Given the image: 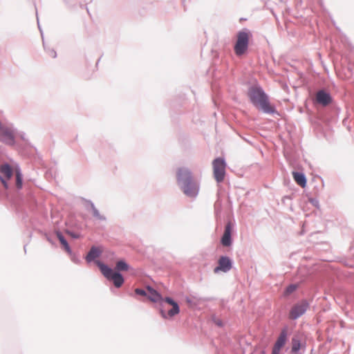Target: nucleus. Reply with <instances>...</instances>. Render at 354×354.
<instances>
[{
    "instance_id": "obj_1",
    "label": "nucleus",
    "mask_w": 354,
    "mask_h": 354,
    "mask_svg": "<svg viewBox=\"0 0 354 354\" xmlns=\"http://www.w3.org/2000/svg\"><path fill=\"white\" fill-rule=\"evenodd\" d=\"M176 179L183 193L191 198L196 197L199 191L198 183L194 179L191 171L184 167L178 169Z\"/></svg>"
},
{
    "instance_id": "obj_2",
    "label": "nucleus",
    "mask_w": 354,
    "mask_h": 354,
    "mask_svg": "<svg viewBox=\"0 0 354 354\" xmlns=\"http://www.w3.org/2000/svg\"><path fill=\"white\" fill-rule=\"evenodd\" d=\"M248 95L252 104L259 110L266 113H274V107L270 104L268 95L259 86L249 88Z\"/></svg>"
},
{
    "instance_id": "obj_3",
    "label": "nucleus",
    "mask_w": 354,
    "mask_h": 354,
    "mask_svg": "<svg viewBox=\"0 0 354 354\" xmlns=\"http://www.w3.org/2000/svg\"><path fill=\"white\" fill-rule=\"evenodd\" d=\"M252 37L251 32L247 29L242 30L237 32L236 40L234 46L236 55L240 57L248 51L249 43Z\"/></svg>"
},
{
    "instance_id": "obj_4",
    "label": "nucleus",
    "mask_w": 354,
    "mask_h": 354,
    "mask_svg": "<svg viewBox=\"0 0 354 354\" xmlns=\"http://www.w3.org/2000/svg\"><path fill=\"white\" fill-rule=\"evenodd\" d=\"M98 266L104 276L109 279H111L115 287L120 288L122 285L124 279L120 274L114 272L112 269L100 262Z\"/></svg>"
},
{
    "instance_id": "obj_5",
    "label": "nucleus",
    "mask_w": 354,
    "mask_h": 354,
    "mask_svg": "<svg viewBox=\"0 0 354 354\" xmlns=\"http://www.w3.org/2000/svg\"><path fill=\"white\" fill-rule=\"evenodd\" d=\"M214 176L218 183H221L224 180L225 174V162L221 158H216L212 163Z\"/></svg>"
},
{
    "instance_id": "obj_6",
    "label": "nucleus",
    "mask_w": 354,
    "mask_h": 354,
    "mask_svg": "<svg viewBox=\"0 0 354 354\" xmlns=\"http://www.w3.org/2000/svg\"><path fill=\"white\" fill-rule=\"evenodd\" d=\"M308 308V302L306 301H301L292 306L289 313V318L291 319H297L306 311Z\"/></svg>"
},
{
    "instance_id": "obj_7",
    "label": "nucleus",
    "mask_w": 354,
    "mask_h": 354,
    "mask_svg": "<svg viewBox=\"0 0 354 354\" xmlns=\"http://www.w3.org/2000/svg\"><path fill=\"white\" fill-rule=\"evenodd\" d=\"M12 174V169L9 165L4 164L0 167V180L6 189L8 187V180H10Z\"/></svg>"
},
{
    "instance_id": "obj_8",
    "label": "nucleus",
    "mask_w": 354,
    "mask_h": 354,
    "mask_svg": "<svg viewBox=\"0 0 354 354\" xmlns=\"http://www.w3.org/2000/svg\"><path fill=\"white\" fill-rule=\"evenodd\" d=\"M232 263L230 259L227 257H221L218 261V266L214 269V273L219 272H227L231 270Z\"/></svg>"
},
{
    "instance_id": "obj_9",
    "label": "nucleus",
    "mask_w": 354,
    "mask_h": 354,
    "mask_svg": "<svg viewBox=\"0 0 354 354\" xmlns=\"http://www.w3.org/2000/svg\"><path fill=\"white\" fill-rule=\"evenodd\" d=\"M287 340V333L286 330L281 332L272 349V354H279L281 348L285 345Z\"/></svg>"
},
{
    "instance_id": "obj_10",
    "label": "nucleus",
    "mask_w": 354,
    "mask_h": 354,
    "mask_svg": "<svg viewBox=\"0 0 354 354\" xmlns=\"http://www.w3.org/2000/svg\"><path fill=\"white\" fill-rule=\"evenodd\" d=\"M316 101L322 106H327L331 102L330 95L324 91H319L316 94Z\"/></svg>"
},
{
    "instance_id": "obj_11",
    "label": "nucleus",
    "mask_w": 354,
    "mask_h": 354,
    "mask_svg": "<svg viewBox=\"0 0 354 354\" xmlns=\"http://www.w3.org/2000/svg\"><path fill=\"white\" fill-rule=\"evenodd\" d=\"M221 243L224 246L231 245V225L227 223L225 227V232L221 239Z\"/></svg>"
},
{
    "instance_id": "obj_12",
    "label": "nucleus",
    "mask_w": 354,
    "mask_h": 354,
    "mask_svg": "<svg viewBox=\"0 0 354 354\" xmlns=\"http://www.w3.org/2000/svg\"><path fill=\"white\" fill-rule=\"evenodd\" d=\"M147 290L148 292L147 297L150 301L158 302L162 300L161 295L156 290L149 286L147 288Z\"/></svg>"
},
{
    "instance_id": "obj_13",
    "label": "nucleus",
    "mask_w": 354,
    "mask_h": 354,
    "mask_svg": "<svg viewBox=\"0 0 354 354\" xmlns=\"http://www.w3.org/2000/svg\"><path fill=\"white\" fill-rule=\"evenodd\" d=\"M292 176L295 182L301 187L306 186V179L304 174L299 172H292Z\"/></svg>"
},
{
    "instance_id": "obj_14",
    "label": "nucleus",
    "mask_w": 354,
    "mask_h": 354,
    "mask_svg": "<svg viewBox=\"0 0 354 354\" xmlns=\"http://www.w3.org/2000/svg\"><path fill=\"white\" fill-rule=\"evenodd\" d=\"M100 250L95 248L93 247L91 248V250L86 255V259L88 262H91L93 261L95 258L98 257L100 254Z\"/></svg>"
},
{
    "instance_id": "obj_15",
    "label": "nucleus",
    "mask_w": 354,
    "mask_h": 354,
    "mask_svg": "<svg viewBox=\"0 0 354 354\" xmlns=\"http://www.w3.org/2000/svg\"><path fill=\"white\" fill-rule=\"evenodd\" d=\"M57 236L60 242V243L62 244V245L63 246V248H64V250L68 252V253H71V248L66 241V240L64 239V237L62 235L61 233H57Z\"/></svg>"
},
{
    "instance_id": "obj_16",
    "label": "nucleus",
    "mask_w": 354,
    "mask_h": 354,
    "mask_svg": "<svg viewBox=\"0 0 354 354\" xmlns=\"http://www.w3.org/2000/svg\"><path fill=\"white\" fill-rule=\"evenodd\" d=\"M301 348L300 340L297 337H293L292 339V351L293 352L298 351Z\"/></svg>"
},
{
    "instance_id": "obj_17",
    "label": "nucleus",
    "mask_w": 354,
    "mask_h": 354,
    "mask_svg": "<svg viewBox=\"0 0 354 354\" xmlns=\"http://www.w3.org/2000/svg\"><path fill=\"white\" fill-rule=\"evenodd\" d=\"M16 175V186L18 189H21L22 187V176L19 169H16L15 171Z\"/></svg>"
},
{
    "instance_id": "obj_18",
    "label": "nucleus",
    "mask_w": 354,
    "mask_h": 354,
    "mask_svg": "<svg viewBox=\"0 0 354 354\" xmlns=\"http://www.w3.org/2000/svg\"><path fill=\"white\" fill-rule=\"evenodd\" d=\"M180 309L178 304H175L172 305V308L168 311V315L169 317H173L179 313Z\"/></svg>"
},
{
    "instance_id": "obj_19",
    "label": "nucleus",
    "mask_w": 354,
    "mask_h": 354,
    "mask_svg": "<svg viewBox=\"0 0 354 354\" xmlns=\"http://www.w3.org/2000/svg\"><path fill=\"white\" fill-rule=\"evenodd\" d=\"M128 265L123 261H119L116 263V269L119 271H124L128 270Z\"/></svg>"
},
{
    "instance_id": "obj_20",
    "label": "nucleus",
    "mask_w": 354,
    "mask_h": 354,
    "mask_svg": "<svg viewBox=\"0 0 354 354\" xmlns=\"http://www.w3.org/2000/svg\"><path fill=\"white\" fill-rule=\"evenodd\" d=\"M297 286L296 285H290L288 286L284 292V295L288 296L296 290Z\"/></svg>"
},
{
    "instance_id": "obj_21",
    "label": "nucleus",
    "mask_w": 354,
    "mask_h": 354,
    "mask_svg": "<svg viewBox=\"0 0 354 354\" xmlns=\"http://www.w3.org/2000/svg\"><path fill=\"white\" fill-rule=\"evenodd\" d=\"M92 209L93 216L99 219H104V217L100 215L99 211L93 205H92Z\"/></svg>"
},
{
    "instance_id": "obj_22",
    "label": "nucleus",
    "mask_w": 354,
    "mask_h": 354,
    "mask_svg": "<svg viewBox=\"0 0 354 354\" xmlns=\"http://www.w3.org/2000/svg\"><path fill=\"white\" fill-rule=\"evenodd\" d=\"M135 292L137 295H141V296H146V297H147V295H148L147 290H145L140 289V288H136L135 290Z\"/></svg>"
},
{
    "instance_id": "obj_23",
    "label": "nucleus",
    "mask_w": 354,
    "mask_h": 354,
    "mask_svg": "<svg viewBox=\"0 0 354 354\" xmlns=\"http://www.w3.org/2000/svg\"><path fill=\"white\" fill-rule=\"evenodd\" d=\"M165 300L167 303H168L169 304H170L171 306L176 304V302H175L172 299H171L169 297H166Z\"/></svg>"
},
{
    "instance_id": "obj_24",
    "label": "nucleus",
    "mask_w": 354,
    "mask_h": 354,
    "mask_svg": "<svg viewBox=\"0 0 354 354\" xmlns=\"http://www.w3.org/2000/svg\"><path fill=\"white\" fill-rule=\"evenodd\" d=\"M50 56L52 57H56V53L53 50L50 51Z\"/></svg>"
},
{
    "instance_id": "obj_25",
    "label": "nucleus",
    "mask_w": 354,
    "mask_h": 354,
    "mask_svg": "<svg viewBox=\"0 0 354 354\" xmlns=\"http://www.w3.org/2000/svg\"><path fill=\"white\" fill-rule=\"evenodd\" d=\"M351 73L350 72V75H348V76H347V77H346V78H349V77H350V76H351Z\"/></svg>"
}]
</instances>
